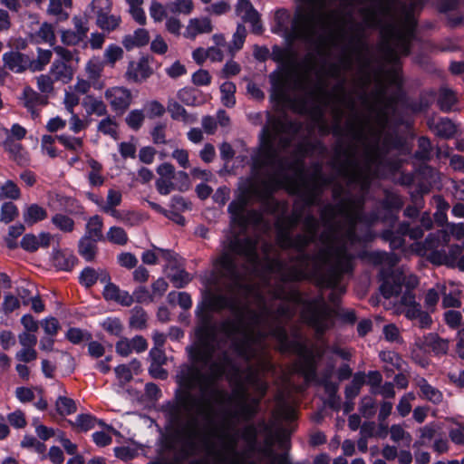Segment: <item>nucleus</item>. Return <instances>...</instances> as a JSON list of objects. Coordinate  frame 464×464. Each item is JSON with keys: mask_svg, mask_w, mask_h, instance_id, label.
I'll return each mask as SVG.
<instances>
[{"mask_svg": "<svg viewBox=\"0 0 464 464\" xmlns=\"http://www.w3.org/2000/svg\"><path fill=\"white\" fill-rule=\"evenodd\" d=\"M150 15L155 23L162 22L163 19L168 17L167 5H163L161 3L152 1L149 9Z\"/></svg>", "mask_w": 464, "mask_h": 464, "instance_id": "51", "label": "nucleus"}, {"mask_svg": "<svg viewBox=\"0 0 464 464\" xmlns=\"http://www.w3.org/2000/svg\"><path fill=\"white\" fill-rule=\"evenodd\" d=\"M103 70V62L99 57H92L86 63L85 71L89 79L96 81Z\"/></svg>", "mask_w": 464, "mask_h": 464, "instance_id": "48", "label": "nucleus"}, {"mask_svg": "<svg viewBox=\"0 0 464 464\" xmlns=\"http://www.w3.org/2000/svg\"><path fill=\"white\" fill-rule=\"evenodd\" d=\"M0 145L8 150L14 160L23 158V150L18 140L10 137L9 130L6 128H0Z\"/></svg>", "mask_w": 464, "mask_h": 464, "instance_id": "24", "label": "nucleus"}, {"mask_svg": "<svg viewBox=\"0 0 464 464\" xmlns=\"http://www.w3.org/2000/svg\"><path fill=\"white\" fill-rule=\"evenodd\" d=\"M20 100L34 119L38 117L39 108L48 102L47 95L40 94L29 86L24 88Z\"/></svg>", "mask_w": 464, "mask_h": 464, "instance_id": "10", "label": "nucleus"}, {"mask_svg": "<svg viewBox=\"0 0 464 464\" xmlns=\"http://www.w3.org/2000/svg\"><path fill=\"white\" fill-rule=\"evenodd\" d=\"M122 194L121 191L111 188L108 190L106 199L98 203V208L113 218L119 217L116 208L121 205Z\"/></svg>", "mask_w": 464, "mask_h": 464, "instance_id": "18", "label": "nucleus"}, {"mask_svg": "<svg viewBox=\"0 0 464 464\" xmlns=\"http://www.w3.org/2000/svg\"><path fill=\"white\" fill-rule=\"evenodd\" d=\"M167 110L175 121H180L185 124H192L197 121L196 116L188 114L184 107L173 99L169 100Z\"/></svg>", "mask_w": 464, "mask_h": 464, "instance_id": "23", "label": "nucleus"}, {"mask_svg": "<svg viewBox=\"0 0 464 464\" xmlns=\"http://www.w3.org/2000/svg\"><path fill=\"white\" fill-rule=\"evenodd\" d=\"M379 356L384 362L386 371L393 372L395 369H401L402 367L403 360L393 351H382L380 353Z\"/></svg>", "mask_w": 464, "mask_h": 464, "instance_id": "31", "label": "nucleus"}, {"mask_svg": "<svg viewBox=\"0 0 464 464\" xmlns=\"http://www.w3.org/2000/svg\"><path fill=\"white\" fill-rule=\"evenodd\" d=\"M438 105L444 112L458 111L459 98L456 92L447 87H441L439 91Z\"/></svg>", "mask_w": 464, "mask_h": 464, "instance_id": "19", "label": "nucleus"}, {"mask_svg": "<svg viewBox=\"0 0 464 464\" xmlns=\"http://www.w3.org/2000/svg\"><path fill=\"white\" fill-rule=\"evenodd\" d=\"M79 102H80L79 94L77 92H75L72 87H69V89L65 91L64 99H63V104H64L65 110L69 113H72L74 107L79 104Z\"/></svg>", "mask_w": 464, "mask_h": 464, "instance_id": "63", "label": "nucleus"}, {"mask_svg": "<svg viewBox=\"0 0 464 464\" xmlns=\"http://www.w3.org/2000/svg\"><path fill=\"white\" fill-rule=\"evenodd\" d=\"M246 37V27L242 24H238L237 30L233 34L232 40L229 43L227 49L231 56H234L237 52L242 49Z\"/></svg>", "mask_w": 464, "mask_h": 464, "instance_id": "33", "label": "nucleus"}, {"mask_svg": "<svg viewBox=\"0 0 464 464\" xmlns=\"http://www.w3.org/2000/svg\"><path fill=\"white\" fill-rule=\"evenodd\" d=\"M102 219L98 215L91 217L86 224L84 237L99 241L102 237Z\"/></svg>", "mask_w": 464, "mask_h": 464, "instance_id": "32", "label": "nucleus"}, {"mask_svg": "<svg viewBox=\"0 0 464 464\" xmlns=\"http://www.w3.org/2000/svg\"><path fill=\"white\" fill-rule=\"evenodd\" d=\"M104 60L110 66L113 67L115 63L123 56V50L116 44H109L104 51Z\"/></svg>", "mask_w": 464, "mask_h": 464, "instance_id": "49", "label": "nucleus"}, {"mask_svg": "<svg viewBox=\"0 0 464 464\" xmlns=\"http://www.w3.org/2000/svg\"><path fill=\"white\" fill-rule=\"evenodd\" d=\"M53 262L59 269L68 271L74 266L76 257L69 252H57L53 256Z\"/></svg>", "mask_w": 464, "mask_h": 464, "instance_id": "42", "label": "nucleus"}, {"mask_svg": "<svg viewBox=\"0 0 464 464\" xmlns=\"http://www.w3.org/2000/svg\"><path fill=\"white\" fill-rule=\"evenodd\" d=\"M98 423L102 426L104 425L102 420H97L94 416L91 414H79L74 421V425L82 431H87L95 427V424Z\"/></svg>", "mask_w": 464, "mask_h": 464, "instance_id": "46", "label": "nucleus"}, {"mask_svg": "<svg viewBox=\"0 0 464 464\" xmlns=\"http://www.w3.org/2000/svg\"><path fill=\"white\" fill-rule=\"evenodd\" d=\"M213 29L211 21L207 18H192L184 32V36L188 39H195L200 34L210 33Z\"/></svg>", "mask_w": 464, "mask_h": 464, "instance_id": "17", "label": "nucleus"}, {"mask_svg": "<svg viewBox=\"0 0 464 464\" xmlns=\"http://www.w3.org/2000/svg\"><path fill=\"white\" fill-rule=\"evenodd\" d=\"M144 121V113L140 110H132L126 117V122L132 130H139Z\"/></svg>", "mask_w": 464, "mask_h": 464, "instance_id": "61", "label": "nucleus"}, {"mask_svg": "<svg viewBox=\"0 0 464 464\" xmlns=\"http://www.w3.org/2000/svg\"><path fill=\"white\" fill-rule=\"evenodd\" d=\"M20 197V189L12 180H7L0 187V199H16Z\"/></svg>", "mask_w": 464, "mask_h": 464, "instance_id": "53", "label": "nucleus"}, {"mask_svg": "<svg viewBox=\"0 0 464 464\" xmlns=\"http://www.w3.org/2000/svg\"><path fill=\"white\" fill-rule=\"evenodd\" d=\"M52 223L63 232H71L74 227V221L64 214H56L52 218Z\"/></svg>", "mask_w": 464, "mask_h": 464, "instance_id": "50", "label": "nucleus"}, {"mask_svg": "<svg viewBox=\"0 0 464 464\" xmlns=\"http://www.w3.org/2000/svg\"><path fill=\"white\" fill-rule=\"evenodd\" d=\"M393 312L397 314H403L411 321H416L420 328H428L432 323L430 314L421 309L412 292L407 291L402 294L400 301L394 304Z\"/></svg>", "mask_w": 464, "mask_h": 464, "instance_id": "6", "label": "nucleus"}, {"mask_svg": "<svg viewBox=\"0 0 464 464\" xmlns=\"http://www.w3.org/2000/svg\"><path fill=\"white\" fill-rule=\"evenodd\" d=\"M360 413L367 419L373 417L376 413V402L369 396L362 398L359 407Z\"/></svg>", "mask_w": 464, "mask_h": 464, "instance_id": "54", "label": "nucleus"}, {"mask_svg": "<svg viewBox=\"0 0 464 464\" xmlns=\"http://www.w3.org/2000/svg\"><path fill=\"white\" fill-rule=\"evenodd\" d=\"M412 39H382L385 59L394 64L387 82L395 92L388 96L387 87L381 86L370 105L369 114L348 127L353 139L361 146L343 152L344 158L334 167L347 183L349 189H358V195L344 191L334 184L333 198L335 204L327 203L320 209L324 229L318 236L319 222L312 214L304 216L295 208L288 218L289 227L280 228L277 244L285 249L294 248L296 256L289 262L256 253L257 241L245 237L248 227H265L263 212L248 209L251 201H259L269 208L274 206L273 193L293 182L290 172L304 179V165L300 160L288 163L280 157L298 130L295 122L285 116H269L259 136V148L251 155L252 178L248 188L228 206L234 233L224 241V251L215 264L218 276L230 281L234 291L227 295H211L206 300V310L200 312L195 330L196 342L188 348L191 364L180 366L177 382L184 390V402H216L224 396L217 381L225 376L239 381L240 369L226 351L229 347L247 363L262 356L266 337H273L282 353L298 355L290 373L299 374L304 383L293 387L303 392L311 383L324 384L330 393L336 386L319 380L317 362L327 344L324 333L334 324L336 314L321 295L304 300L289 284L314 279L323 288L331 289L329 300L336 304L346 291L342 281L351 275L357 255V245L371 241L374 235L372 225L378 219L375 213L363 212L364 198L371 180L376 175L382 157L380 147L382 133L402 100V81L398 70L401 56L410 53Z\"/></svg>", "mask_w": 464, "mask_h": 464, "instance_id": "1", "label": "nucleus"}, {"mask_svg": "<svg viewBox=\"0 0 464 464\" xmlns=\"http://www.w3.org/2000/svg\"><path fill=\"white\" fill-rule=\"evenodd\" d=\"M53 53L50 50L37 49V58L35 60L30 59V70L32 72H38L50 63Z\"/></svg>", "mask_w": 464, "mask_h": 464, "instance_id": "41", "label": "nucleus"}, {"mask_svg": "<svg viewBox=\"0 0 464 464\" xmlns=\"http://www.w3.org/2000/svg\"><path fill=\"white\" fill-rule=\"evenodd\" d=\"M432 149L430 141L426 137H420L418 140V150L415 152V158L421 161H427L431 158Z\"/></svg>", "mask_w": 464, "mask_h": 464, "instance_id": "47", "label": "nucleus"}, {"mask_svg": "<svg viewBox=\"0 0 464 464\" xmlns=\"http://www.w3.org/2000/svg\"><path fill=\"white\" fill-rule=\"evenodd\" d=\"M140 370V363L137 360L131 361L128 364L118 365L115 369V375L119 383L123 386L129 382L133 374H138Z\"/></svg>", "mask_w": 464, "mask_h": 464, "instance_id": "22", "label": "nucleus"}, {"mask_svg": "<svg viewBox=\"0 0 464 464\" xmlns=\"http://www.w3.org/2000/svg\"><path fill=\"white\" fill-rule=\"evenodd\" d=\"M147 314L141 308L135 307L130 318V327L138 330H141L146 326Z\"/></svg>", "mask_w": 464, "mask_h": 464, "instance_id": "52", "label": "nucleus"}, {"mask_svg": "<svg viewBox=\"0 0 464 464\" xmlns=\"http://www.w3.org/2000/svg\"><path fill=\"white\" fill-rule=\"evenodd\" d=\"M102 327L112 335L120 336L122 333V324L118 318L108 317L102 323Z\"/></svg>", "mask_w": 464, "mask_h": 464, "instance_id": "62", "label": "nucleus"}, {"mask_svg": "<svg viewBox=\"0 0 464 464\" xmlns=\"http://www.w3.org/2000/svg\"><path fill=\"white\" fill-rule=\"evenodd\" d=\"M36 43H46L53 45L55 43L54 30L52 24L44 23L34 35Z\"/></svg>", "mask_w": 464, "mask_h": 464, "instance_id": "43", "label": "nucleus"}, {"mask_svg": "<svg viewBox=\"0 0 464 464\" xmlns=\"http://www.w3.org/2000/svg\"><path fill=\"white\" fill-rule=\"evenodd\" d=\"M420 225H412L408 222L400 224L398 229L393 231L392 229H386L382 232V237L385 241L390 242V246L392 249H397L404 245V237L409 236L411 239L420 238L424 231L430 230L432 227V219L428 213H424L420 218Z\"/></svg>", "mask_w": 464, "mask_h": 464, "instance_id": "5", "label": "nucleus"}, {"mask_svg": "<svg viewBox=\"0 0 464 464\" xmlns=\"http://www.w3.org/2000/svg\"><path fill=\"white\" fill-rule=\"evenodd\" d=\"M236 12L246 23H249L255 34H261L262 24L258 12L254 8L249 0H237Z\"/></svg>", "mask_w": 464, "mask_h": 464, "instance_id": "11", "label": "nucleus"}, {"mask_svg": "<svg viewBox=\"0 0 464 464\" xmlns=\"http://www.w3.org/2000/svg\"><path fill=\"white\" fill-rule=\"evenodd\" d=\"M416 385L420 389V396L433 404H440L443 401V393L436 387L430 384L426 379L419 378Z\"/></svg>", "mask_w": 464, "mask_h": 464, "instance_id": "21", "label": "nucleus"}, {"mask_svg": "<svg viewBox=\"0 0 464 464\" xmlns=\"http://www.w3.org/2000/svg\"><path fill=\"white\" fill-rule=\"evenodd\" d=\"M450 440L464 451V424L457 423V426L449 430Z\"/></svg>", "mask_w": 464, "mask_h": 464, "instance_id": "64", "label": "nucleus"}, {"mask_svg": "<svg viewBox=\"0 0 464 464\" xmlns=\"http://www.w3.org/2000/svg\"><path fill=\"white\" fill-rule=\"evenodd\" d=\"M3 62L5 68L21 73L30 69V58L28 55L16 51H10L3 54Z\"/></svg>", "mask_w": 464, "mask_h": 464, "instance_id": "13", "label": "nucleus"}, {"mask_svg": "<svg viewBox=\"0 0 464 464\" xmlns=\"http://www.w3.org/2000/svg\"><path fill=\"white\" fill-rule=\"evenodd\" d=\"M307 187V193L304 196V206H319L324 188L334 182L333 177L325 176L322 171V166L316 164L314 173L307 180H303Z\"/></svg>", "mask_w": 464, "mask_h": 464, "instance_id": "7", "label": "nucleus"}, {"mask_svg": "<svg viewBox=\"0 0 464 464\" xmlns=\"http://www.w3.org/2000/svg\"><path fill=\"white\" fill-rule=\"evenodd\" d=\"M105 284L103 296L106 300L114 301L124 306H130L133 303V297L129 292L120 289L110 281Z\"/></svg>", "mask_w": 464, "mask_h": 464, "instance_id": "16", "label": "nucleus"}, {"mask_svg": "<svg viewBox=\"0 0 464 464\" xmlns=\"http://www.w3.org/2000/svg\"><path fill=\"white\" fill-rule=\"evenodd\" d=\"M107 238L110 242L118 245H124L128 240L125 230L120 227H111L107 232Z\"/></svg>", "mask_w": 464, "mask_h": 464, "instance_id": "58", "label": "nucleus"}, {"mask_svg": "<svg viewBox=\"0 0 464 464\" xmlns=\"http://www.w3.org/2000/svg\"><path fill=\"white\" fill-rule=\"evenodd\" d=\"M168 299L170 303H174L177 301L178 304L184 310L190 308L192 305L191 297L186 292H171L169 294Z\"/></svg>", "mask_w": 464, "mask_h": 464, "instance_id": "56", "label": "nucleus"}, {"mask_svg": "<svg viewBox=\"0 0 464 464\" xmlns=\"http://www.w3.org/2000/svg\"><path fill=\"white\" fill-rule=\"evenodd\" d=\"M46 217V210L37 204L28 206L24 212V220L29 226L44 220Z\"/></svg>", "mask_w": 464, "mask_h": 464, "instance_id": "30", "label": "nucleus"}, {"mask_svg": "<svg viewBox=\"0 0 464 464\" xmlns=\"http://www.w3.org/2000/svg\"><path fill=\"white\" fill-rule=\"evenodd\" d=\"M151 73L152 70L148 62L141 59L138 62H130L126 72V78L134 82H140L149 78Z\"/></svg>", "mask_w": 464, "mask_h": 464, "instance_id": "15", "label": "nucleus"}, {"mask_svg": "<svg viewBox=\"0 0 464 464\" xmlns=\"http://www.w3.org/2000/svg\"><path fill=\"white\" fill-rule=\"evenodd\" d=\"M111 279L109 273L104 269L95 270L92 267L84 268L80 276V282L86 287L92 286L97 281L107 283Z\"/></svg>", "mask_w": 464, "mask_h": 464, "instance_id": "20", "label": "nucleus"}, {"mask_svg": "<svg viewBox=\"0 0 464 464\" xmlns=\"http://www.w3.org/2000/svg\"><path fill=\"white\" fill-rule=\"evenodd\" d=\"M56 409L61 415H70L76 411V405L72 399L60 396L56 401Z\"/></svg>", "mask_w": 464, "mask_h": 464, "instance_id": "55", "label": "nucleus"}, {"mask_svg": "<svg viewBox=\"0 0 464 464\" xmlns=\"http://www.w3.org/2000/svg\"><path fill=\"white\" fill-rule=\"evenodd\" d=\"M121 17L119 15L109 14L105 13L97 16L98 26L105 31L111 32L116 29L121 24Z\"/></svg>", "mask_w": 464, "mask_h": 464, "instance_id": "45", "label": "nucleus"}, {"mask_svg": "<svg viewBox=\"0 0 464 464\" xmlns=\"http://www.w3.org/2000/svg\"><path fill=\"white\" fill-rule=\"evenodd\" d=\"M104 97L110 103L111 109L115 111H125L131 103V92L122 86H113L108 88L104 92Z\"/></svg>", "mask_w": 464, "mask_h": 464, "instance_id": "9", "label": "nucleus"}, {"mask_svg": "<svg viewBox=\"0 0 464 464\" xmlns=\"http://www.w3.org/2000/svg\"><path fill=\"white\" fill-rule=\"evenodd\" d=\"M415 344L424 352H432L436 355H443L449 350V341L436 334H429L422 338H418Z\"/></svg>", "mask_w": 464, "mask_h": 464, "instance_id": "12", "label": "nucleus"}, {"mask_svg": "<svg viewBox=\"0 0 464 464\" xmlns=\"http://www.w3.org/2000/svg\"><path fill=\"white\" fill-rule=\"evenodd\" d=\"M276 413L278 419L285 421H292L296 417V409L295 405L280 399L277 403Z\"/></svg>", "mask_w": 464, "mask_h": 464, "instance_id": "36", "label": "nucleus"}, {"mask_svg": "<svg viewBox=\"0 0 464 464\" xmlns=\"http://www.w3.org/2000/svg\"><path fill=\"white\" fill-rule=\"evenodd\" d=\"M150 36L146 29L139 28L132 34L126 35L122 40V44L127 50L135 47L144 46L149 43Z\"/></svg>", "mask_w": 464, "mask_h": 464, "instance_id": "25", "label": "nucleus"}, {"mask_svg": "<svg viewBox=\"0 0 464 464\" xmlns=\"http://www.w3.org/2000/svg\"><path fill=\"white\" fill-rule=\"evenodd\" d=\"M271 368L272 364L266 358H261L259 364L256 367L252 365L247 366V374L246 377V383L256 391V392L259 394V397L247 402L246 400V392L243 386L239 384L238 389L235 392V393H237L241 397V401L238 403L237 409L229 411L230 417H240L246 420L255 417L258 411L260 401L266 394L268 387L266 382H265L260 376V371H268Z\"/></svg>", "mask_w": 464, "mask_h": 464, "instance_id": "3", "label": "nucleus"}, {"mask_svg": "<svg viewBox=\"0 0 464 464\" xmlns=\"http://www.w3.org/2000/svg\"><path fill=\"white\" fill-rule=\"evenodd\" d=\"M61 144L65 148L78 151L82 149L83 141L82 138L72 137L70 135L63 134L56 137Z\"/></svg>", "mask_w": 464, "mask_h": 464, "instance_id": "57", "label": "nucleus"}, {"mask_svg": "<svg viewBox=\"0 0 464 464\" xmlns=\"http://www.w3.org/2000/svg\"><path fill=\"white\" fill-rule=\"evenodd\" d=\"M433 130L437 135L444 138H450L456 132V127L454 123L448 118L440 119L434 124Z\"/></svg>", "mask_w": 464, "mask_h": 464, "instance_id": "44", "label": "nucleus"}, {"mask_svg": "<svg viewBox=\"0 0 464 464\" xmlns=\"http://www.w3.org/2000/svg\"><path fill=\"white\" fill-rule=\"evenodd\" d=\"M160 257H162L167 261H170V259L173 257V253L161 248L154 247V249L143 252L141 260L147 265H155Z\"/></svg>", "mask_w": 464, "mask_h": 464, "instance_id": "35", "label": "nucleus"}, {"mask_svg": "<svg viewBox=\"0 0 464 464\" xmlns=\"http://www.w3.org/2000/svg\"><path fill=\"white\" fill-rule=\"evenodd\" d=\"M380 276L382 281L380 291L386 299L397 296L401 293L402 286H405L404 292H411V289L416 287L419 283L416 276L403 268L395 269L390 274H387L382 268Z\"/></svg>", "mask_w": 464, "mask_h": 464, "instance_id": "4", "label": "nucleus"}, {"mask_svg": "<svg viewBox=\"0 0 464 464\" xmlns=\"http://www.w3.org/2000/svg\"><path fill=\"white\" fill-rule=\"evenodd\" d=\"M414 400H415V395L413 392H408L401 398V400L396 407L397 411L400 414V416L406 417L411 412V401Z\"/></svg>", "mask_w": 464, "mask_h": 464, "instance_id": "59", "label": "nucleus"}, {"mask_svg": "<svg viewBox=\"0 0 464 464\" xmlns=\"http://www.w3.org/2000/svg\"><path fill=\"white\" fill-rule=\"evenodd\" d=\"M82 106L84 107L88 114L103 116L107 113L106 104L101 99L96 98L92 95H87L83 99Z\"/></svg>", "mask_w": 464, "mask_h": 464, "instance_id": "28", "label": "nucleus"}, {"mask_svg": "<svg viewBox=\"0 0 464 464\" xmlns=\"http://www.w3.org/2000/svg\"><path fill=\"white\" fill-rule=\"evenodd\" d=\"M50 73L53 75L55 81L62 82L63 83L68 82L72 80V72L70 67L65 63L64 61L55 60L50 69Z\"/></svg>", "mask_w": 464, "mask_h": 464, "instance_id": "27", "label": "nucleus"}, {"mask_svg": "<svg viewBox=\"0 0 464 464\" xmlns=\"http://www.w3.org/2000/svg\"><path fill=\"white\" fill-rule=\"evenodd\" d=\"M292 37L306 43L312 42L314 27L312 21L305 16H298L292 24Z\"/></svg>", "mask_w": 464, "mask_h": 464, "instance_id": "14", "label": "nucleus"}, {"mask_svg": "<svg viewBox=\"0 0 464 464\" xmlns=\"http://www.w3.org/2000/svg\"><path fill=\"white\" fill-rule=\"evenodd\" d=\"M177 434L192 444L198 436L197 419L193 418L177 430Z\"/></svg>", "mask_w": 464, "mask_h": 464, "instance_id": "39", "label": "nucleus"}, {"mask_svg": "<svg viewBox=\"0 0 464 464\" xmlns=\"http://www.w3.org/2000/svg\"><path fill=\"white\" fill-rule=\"evenodd\" d=\"M97 240L91 239L88 237H82L79 242V253L86 260H93L96 255Z\"/></svg>", "mask_w": 464, "mask_h": 464, "instance_id": "38", "label": "nucleus"}, {"mask_svg": "<svg viewBox=\"0 0 464 464\" xmlns=\"http://www.w3.org/2000/svg\"><path fill=\"white\" fill-rule=\"evenodd\" d=\"M18 210L13 202H5L0 210V221L9 223L17 216Z\"/></svg>", "mask_w": 464, "mask_h": 464, "instance_id": "60", "label": "nucleus"}, {"mask_svg": "<svg viewBox=\"0 0 464 464\" xmlns=\"http://www.w3.org/2000/svg\"><path fill=\"white\" fill-rule=\"evenodd\" d=\"M362 258L368 257V259L374 265H388L393 266L397 262V257L392 254H388L382 251H363L359 254Z\"/></svg>", "mask_w": 464, "mask_h": 464, "instance_id": "26", "label": "nucleus"}, {"mask_svg": "<svg viewBox=\"0 0 464 464\" xmlns=\"http://www.w3.org/2000/svg\"><path fill=\"white\" fill-rule=\"evenodd\" d=\"M449 242V234L439 230L430 234L423 243H413L411 249L417 255L426 256L433 264L458 267L460 271H464V247L452 245L447 251L445 247Z\"/></svg>", "mask_w": 464, "mask_h": 464, "instance_id": "2", "label": "nucleus"}, {"mask_svg": "<svg viewBox=\"0 0 464 464\" xmlns=\"http://www.w3.org/2000/svg\"><path fill=\"white\" fill-rule=\"evenodd\" d=\"M221 102L224 106L231 108L236 104V85L232 82H225L220 86Z\"/></svg>", "mask_w": 464, "mask_h": 464, "instance_id": "40", "label": "nucleus"}, {"mask_svg": "<svg viewBox=\"0 0 464 464\" xmlns=\"http://www.w3.org/2000/svg\"><path fill=\"white\" fill-rule=\"evenodd\" d=\"M391 440L405 447H410L412 438L411 435L406 431L401 425L393 424L390 428Z\"/></svg>", "mask_w": 464, "mask_h": 464, "instance_id": "34", "label": "nucleus"}, {"mask_svg": "<svg viewBox=\"0 0 464 464\" xmlns=\"http://www.w3.org/2000/svg\"><path fill=\"white\" fill-rule=\"evenodd\" d=\"M167 8L174 15H189L194 9V3L192 0H173L167 3Z\"/></svg>", "mask_w": 464, "mask_h": 464, "instance_id": "29", "label": "nucleus"}, {"mask_svg": "<svg viewBox=\"0 0 464 464\" xmlns=\"http://www.w3.org/2000/svg\"><path fill=\"white\" fill-rule=\"evenodd\" d=\"M296 86L304 94V98L295 108L299 112L306 111L308 101L321 102L327 95L325 85L321 78L312 82L307 74H303L298 78Z\"/></svg>", "mask_w": 464, "mask_h": 464, "instance_id": "8", "label": "nucleus"}, {"mask_svg": "<svg viewBox=\"0 0 464 464\" xmlns=\"http://www.w3.org/2000/svg\"><path fill=\"white\" fill-rule=\"evenodd\" d=\"M168 276L172 282L173 285L177 288L184 287L191 280L190 275L184 269L179 267H170L169 271L168 272Z\"/></svg>", "mask_w": 464, "mask_h": 464, "instance_id": "37", "label": "nucleus"}]
</instances>
